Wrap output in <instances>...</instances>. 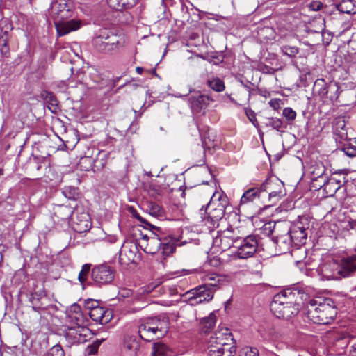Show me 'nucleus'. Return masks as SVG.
Segmentation results:
<instances>
[{"label": "nucleus", "instance_id": "f257e3e1", "mask_svg": "<svg viewBox=\"0 0 356 356\" xmlns=\"http://www.w3.org/2000/svg\"><path fill=\"white\" fill-rule=\"evenodd\" d=\"M308 294L300 291L286 290L276 294L270 303L273 314L278 318L289 319L302 309V302L307 300Z\"/></svg>", "mask_w": 356, "mask_h": 356}, {"label": "nucleus", "instance_id": "f03ea898", "mask_svg": "<svg viewBox=\"0 0 356 356\" xmlns=\"http://www.w3.org/2000/svg\"><path fill=\"white\" fill-rule=\"evenodd\" d=\"M303 312L307 319L316 324H328L337 316V308L330 298H310L302 302Z\"/></svg>", "mask_w": 356, "mask_h": 356}, {"label": "nucleus", "instance_id": "7ed1b4c3", "mask_svg": "<svg viewBox=\"0 0 356 356\" xmlns=\"http://www.w3.org/2000/svg\"><path fill=\"white\" fill-rule=\"evenodd\" d=\"M321 271L327 280L350 277L356 271V254L342 258L339 264L327 262L322 266Z\"/></svg>", "mask_w": 356, "mask_h": 356}, {"label": "nucleus", "instance_id": "20e7f679", "mask_svg": "<svg viewBox=\"0 0 356 356\" xmlns=\"http://www.w3.org/2000/svg\"><path fill=\"white\" fill-rule=\"evenodd\" d=\"M232 341V333L227 330L214 332L208 341V354L209 356H234L235 348Z\"/></svg>", "mask_w": 356, "mask_h": 356}, {"label": "nucleus", "instance_id": "39448f33", "mask_svg": "<svg viewBox=\"0 0 356 356\" xmlns=\"http://www.w3.org/2000/svg\"><path fill=\"white\" fill-rule=\"evenodd\" d=\"M58 213L63 220L71 218L72 227L76 232L83 233L91 227L90 218L87 212H80L78 209L73 211L71 207H60Z\"/></svg>", "mask_w": 356, "mask_h": 356}, {"label": "nucleus", "instance_id": "423d86ee", "mask_svg": "<svg viewBox=\"0 0 356 356\" xmlns=\"http://www.w3.org/2000/svg\"><path fill=\"white\" fill-rule=\"evenodd\" d=\"M119 43L116 35L106 29H100L93 38L92 44L100 52L109 53L118 48Z\"/></svg>", "mask_w": 356, "mask_h": 356}, {"label": "nucleus", "instance_id": "0eeeda50", "mask_svg": "<svg viewBox=\"0 0 356 356\" xmlns=\"http://www.w3.org/2000/svg\"><path fill=\"white\" fill-rule=\"evenodd\" d=\"M49 15L56 21L67 19L74 14V6L70 0H54L49 8Z\"/></svg>", "mask_w": 356, "mask_h": 356}, {"label": "nucleus", "instance_id": "6e6552de", "mask_svg": "<svg viewBox=\"0 0 356 356\" xmlns=\"http://www.w3.org/2000/svg\"><path fill=\"white\" fill-rule=\"evenodd\" d=\"M235 254L240 259H247L252 257L261 248L264 250L263 244L255 235H249L243 238L240 245L236 246Z\"/></svg>", "mask_w": 356, "mask_h": 356}, {"label": "nucleus", "instance_id": "1a4fd4ad", "mask_svg": "<svg viewBox=\"0 0 356 356\" xmlns=\"http://www.w3.org/2000/svg\"><path fill=\"white\" fill-rule=\"evenodd\" d=\"M115 269L106 264L95 266L92 269L91 277L94 282L98 285H106L111 283L115 277Z\"/></svg>", "mask_w": 356, "mask_h": 356}, {"label": "nucleus", "instance_id": "9d476101", "mask_svg": "<svg viewBox=\"0 0 356 356\" xmlns=\"http://www.w3.org/2000/svg\"><path fill=\"white\" fill-rule=\"evenodd\" d=\"M283 183L277 177H270L261 185V193H268V200L272 204H275L283 195Z\"/></svg>", "mask_w": 356, "mask_h": 356}, {"label": "nucleus", "instance_id": "9b49d317", "mask_svg": "<svg viewBox=\"0 0 356 356\" xmlns=\"http://www.w3.org/2000/svg\"><path fill=\"white\" fill-rule=\"evenodd\" d=\"M187 302L191 306H196L204 302H209L213 299V290L206 289V286H198L185 293Z\"/></svg>", "mask_w": 356, "mask_h": 356}, {"label": "nucleus", "instance_id": "f8f14e48", "mask_svg": "<svg viewBox=\"0 0 356 356\" xmlns=\"http://www.w3.org/2000/svg\"><path fill=\"white\" fill-rule=\"evenodd\" d=\"M89 328H78L71 325L67 330L65 339L68 346L83 343L90 334Z\"/></svg>", "mask_w": 356, "mask_h": 356}, {"label": "nucleus", "instance_id": "ddd939ff", "mask_svg": "<svg viewBox=\"0 0 356 356\" xmlns=\"http://www.w3.org/2000/svg\"><path fill=\"white\" fill-rule=\"evenodd\" d=\"M330 335L333 339L330 348L332 353L337 355H344L350 342L348 334L344 332H332Z\"/></svg>", "mask_w": 356, "mask_h": 356}, {"label": "nucleus", "instance_id": "4468645a", "mask_svg": "<svg viewBox=\"0 0 356 356\" xmlns=\"http://www.w3.org/2000/svg\"><path fill=\"white\" fill-rule=\"evenodd\" d=\"M92 303L94 302H92ZM90 309L89 316L90 318L101 325H106L112 319V312L110 309L94 304H92Z\"/></svg>", "mask_w": 356, "mask_h": 356}, {"label": "nucleus", "instance_id": "2eb2a0df", "mask_svg": "<svg viewBox=\"0 0 356 356\" xmlns=\"http://www.w3.org/2000/svg\"><path fill=\"white\" fill-rule=\"evenodd\" d=\"M210 209L209 212L204 209V207L200 210V216L202 219V222H204L205 225L211 227L215 226L218 221L222 218L225 212L221 210V209H213L208 208Z\"/></svg>", "mask_w": 356, "mask_h": 356}, {"label": "nucleus", "instance_id": "dca6fc26", "mask_svg": "<svg viewBox=\"0 0 356 356\" xmlns=\"http://www.w3.org/2000/svg\"><path fill=\"white\" fill-rule=\"evenodd\" d=\"M214 99L209 95L195 94L188 98L189 106L193 113H200L207 108Z\"/></svg>", "mask_w": 356, "mask_h": 356}, {"label": "nucleus", "instance_id": "f3484780", "mask_svg": "<svg viewBox=\"0 0 356 356\" xmlns=\"http://www.w3.org/2000/svg\"><path fill=\"white\" fill-rule=\"evenodd\" d=\"M82 24V21L78 19H72L67 21L63 19L55 22L56 31L59 36H63L72 31H77Z\"/></svg>", "mask_w": 356, "mask_h": 356}, {"label": "nucleus", "instance_id": "a211bd4d", "mask_svg": "<svg viewBox=\"0 0 356 356\" xmlns=\"http://www.w3.org/2000/svg\"><path fill=\"white\" fill-rule=\"evenodd\" d=\"M0 29L2 33L0 35V51L3 56L8 57L10 54V48L8 44L9 32L13 29L12 24L8 22L7 19H3L0 22Z\"/></svg>", "mask_w": 356, "mask_h": 356}, {"label": "nucleus", "instance_id": "6ab92c4d", "mask_svg": "<svg viewBox=\"0 0 356 356\" xmlns=\"http://www.w3.org/2000/svg\"><path fill=\"white\" fill-rule=\"evenodd\" d=\"M287 234L291 238V241L295 245L300 246L306 243L307 236V229L304 227L302 222H297L293 225Z\"/></svg>", "mask_w": 356, "mask_h": 356}, {"label": "nucleus", "instance_id": "aec40b11", "mask_svg": "<svg viewBox=\"0 0 356 356\" xmlns=\"http://www.w3.org/2000/svg\"><path fill=\"white\" fill-rule=\"evenodd\" d=\"M137 247L131 243H124L119 254V262L121 264L127 265L135 259Z\"/></svg>", "mask_w": 356, "mask_h": 356}, {"label": "nucleus", "instance_id": "412c9836", "mask_svg": "<svg viewBox=\"0 0 356 356\" xmlns=\"http://www.w3.org/2000/svg\"><path fill=\"white\" fill-rule=\"evenodd\" d=\"M142 238L146 242V245L144 248V251L146 253L154 254L161 250L162 241L156 234L153 233L152 236L144 235Z\"/></svg>", "mask_w": 356, "mask_h": 356}, {"label": "nucleus", "instance_id": "4be33fe9", "mask_svg": "<svg viewBox=\"0 0 356 356\" xmlns=\"http://www.w3.org/2000/svg\"><path fill=\"white\" fill-rule=\"evenodd\" d=\"M339 86L336 82H330L322 94L321 99L327 104H332L336 101L339 95Z\"/></svg>", "mask_w": 356, "mask_h": 356}, {"label": "nucleus", "instance_id": "5701e85b", "mask_svg": "<svg viewBox=\"0 0 356 356\" xmlns=\"http://www.w3.org/2000/svg\"><path fill=\"white\" fill-rule=\"evenodd\" d=\"M156 330L158 327L152 326L149 323H142L138 327V333L140 337L146 341H152L154 338H159L160 336L157 335Z\"/></svg>", "mask_w": 356, "mask_h": 356}, {"label": "nucleus", "instance_id": "b1692460", "mask_svg": "<svg viewBox=\"0 0 356 356\" xmlns=\"http://www.w3.org/2000/svg\"><path fill=\"white\" fill-rule=\"evenodd\" d=\"M204 280L205 284L201 285V286H206V289H211L213 290V292L216 289H220L226 282L225 277L218 274L207 275Z\"/></svg>", "mask_w": 356, "mask_h": 356}, {"label": "nucleus", "instance_id": "393cba45", "mask_svg": "<svg viewBox=\"0 0 356 356\" xmlns=\"http://www.w3.org/2000/svg\"><path fill=\"white\" fill-rule=\"evenodd\" d=\"M333 131L335 135L336 140H348V131L345 120L343 118L335 119L333 122Z\"/></svg>", "mask_w": 356, "mask_h": 356}, {"label": "nucleus", "instance_id": "a878e982", "mask_svg": "<svg viewBox=\"0 0 356 356\" xmlns=\"http://www.w3.org/2000/svg\"><path fill=\"white\" fill-rule=\"evenodd\" d=\"M227 197L226 195L216 192L214 193L213 196L211 197L210 202L207 204L206 210L208 208H213V209H221V210L225 212V209L227 206Z\"/></svg>", "mask_w": 356, "mask_h": 356}, {"label": "nucleus", "instance_id": "bb28decb", "mask_svg": "<svg viewBox=\"0 0 356 356\" xmlns=\"http://www.w3.org/2000/svg\"><path fill=\"white\" fill-rule=\"evenodd\" d=\"M262 196L261 186L259 188H251L247 190L242 195L240 204H246L259 199Z\"/></svg>", "mask_w": 356, "mask_h": 356}, {"label": "nucleus", "instance_id": "cd10ccee", "mask_svg": "<svg viewBox=\"0 0 356 356\" xmlns=\"http://www.w3.org/2000/svg\"><path fill=\"white\" fill-rule=\"evenodd\" d=\"M69 321L73 327L78 328H88L89 321L83 313L72 314L67 316Z\"/></svg>", "mask_w": 356, "mask_h": 356}, {"label": "nucleus", "instance_id": "c85d7f7f", "mask_svg": "<svg viewBox=\"0 0 356 356\" xmlns=\"http://www.w3.org/2000/svg\"><path fill=\"white\" fill-rule=\"evenodd\" d=\"M124 348L131 355H136L140 351V343L136 336H127L124 340Z\"/></svg>", "mask_w": 356, "mask_h": 356}, {"label": "nucleus", "instance_id": "c756f323", "mask_svg": "<svg viewBox=\"0 0 356 356\" xmlns=\"http://www.w3.org/2000/svg\"><path fill=\"white\" fill-rule=\"evenodd\" d=\"M40 97L43 99L46 104H48L49 109L56 113L58 109V102L53 92L43 90L40 93Z\"/></svg>", "mask_w": 356, "mask_h": 356}, {"label": "nucleus", "instance_id": "7c9ffc66", "mask_svg": "<svg viewBox=\"0 0 356 356\" xmlns=\"http://www.w3.org/2000/svg\"><path fill=\"white\" fill-rule=\"evenodd\" d=\"M137 1L138 0H107V3L114 10H122L132 8Z\"/></svg>", "mask_w": 356, "mask_h": 356}, {"label": "nucleus", "instance_id": "2f4dec72", "mask_svg": "<svg viewBox=\"0 0 356 356\" xmlns=\"http://www.w3.org/2000/svg\"><path fill=\"white\" fill-rule=\"evenodd\" d=\"M271 242L277 245L280 252L289 250L291 245L293 243L288 234L277 236L275 238H273Z\"/></svg>", "mask_w": 356, "mask_h": 356}, {"label": "nucleus", "instance_id": "473e14b6", "mask_svg": "<svg viewBox=\"0 0 356 356\" xmlns=\"http://www.w3.org/2000/svg\"><path fill=\"white\" fill-rule=\"evenodd\" d=\"M229 234V232H225L219 236H217L214 240V243L219 245L222 250L229 248L233 245V243H237L238 240L234 241L230 238Z\"/></svg>", "mask_w": 356, "mask_h": 356}, {"label": "nucleus", "instance_id": "72a5a7b5", "mask_svg": "<svg viewBox=\"0 0 356 356\" xmlns=\"http://www.w3.org/2000/svg\"><path fill=\"white\" fill-rule=\"evenodd\" d=\"M206 84L209 88L217 92H222L225 89V82L218 76L208 77Z\"/></svg>", "mask_w": 356, "mask_h": 356}, {"label": "nucleus", "instance_id": "f704fd0d", "mask_svg": "<svg viewBox=\"0 0 356 356\" xmlns=\"http://www.w3.org/2000/svg\"><path fill=\"white\" fill-rule=\"evenodd\" d=\"M216 321V316L212 312L208 317L201 320V330L203 332H209L215 325Z\"/></svg>", "mask_w": 356, "mask_h": 356}, {"label": "nucleus", "instance_id": "c9c22d12", "mask_svg": "<svg viewBox=\"0 0 356 356\" xmlns=\"http://www.w3.org/2000/svg\"><path fill=\"white\" fill-rule=\"evenodd\" d=\"M337 10L343 13H355V5L353 0H342L337 5Z\"/></svg>", "mask_w": 356, "mask_h": 356}, {"label": "nucleus", "instance_id": "e433bc0d", "mask_svg": "<svg viewBox=\"0 0 356 356\" xmlns=\"http://www.w3.org/2000/svg\"><path fill=\"white\" fill-rule=\"evenodd\" d=\"M176 248L175 241L171 238H165L162 241L161 248V252L164 256H169L172 254Z\"/></svg>", "mask_w": 356, "mask_h": 356}, {"label": "nucleus", "instance_id": "4c0bfd02", "mask_svg": "<svg viewBox=\"0 0 356 356\" xmlns=\"http://www.w3.org/2000/svg\"><path fill=\"white\" fill-rule=\"evenodd\" d=\"M241 83L243 86V88L238 89L237 91L239 100V102L237 104L240 105L245 104L247 101L249 100L252 90L251 88L248 85L243 84V82H241Z\"/></svg>", "mask_w": 356, "mask_h": 356}, {"label": "nucleus", "instance_id": "58836bf2", "mask_svg": "<svg viewBox=\"0 0 356 356\" xmlns=\"http://www.w3.org/2000/svg\"><path fill=\"white\" fill-rule=\"evenodd\" d=\"M325 191H330L331 193H336L341 186V181L336 179L334 177L330 178L323 184Z\"/></svg>", "mask_w": 356, "mask_h": 356}, {"label": "nucleus", "instance_id": "ea45409f", "mask_svg": "<svg viewBox=\"0 0 356 356\" xmlns=\"http://www.w3.org/2000/svg\"><path fill=\"white\" fill-rule=\"evenodd\" d=\"M258 331L264 339H270L274 334V330L270 323H264L261 325Z\"/></svg>", "mask_w": 356, "mask_h": 356}, {"label": "nucleus", "instance_id": "a19ab883", "mask_svg": "<svg viewBox=\"0 0 356 356\" xmlns=\"http://www.w3.org/2000/svg\"><path fill=\"white\" fill-rule=\"evenodd\" d=\"M147 210L151 216L156 218L163 217L164 214L163 209L158 204L152 202L147 204Z\"/></svg>", "mask_w": 356, "mask_h": 356}, {"label": "nucleus", "instance_id": "79ce46f5", "mask_svg": "<svg viewBox=\"0 0 356 356\" xmlns=\"http://www.w3.org/2000/svg\"><path fill=\"white\" fill-rule=\"evenodd\" d=\"M168 348L161 342L153 343L151 356H165L167 354Z\"/></svg>", "mask_w": 356, "mask_h": 356}, {"label": "nucleus", "instance_id": "37998d69", "mask_svg": "<svg viewBox=\"0 0 356 356\" xmlns=\"http://www.w3.org/2000/svg\"><path fill=\"white\" fill-rule=\"evenodd\" d=\"M327 86L328 83L323 79H318L314 82L313 92L321 98Z\"/></svg>", "mask_w": 356, "mask_h": 356}, {"label": "nucleus", "instance_id": "c03bdc74", "mask_svg": "<svg viewBox=\"0 0 356 356\" xmlns=\"http://www.w3.org/2000/svg\"><path fill=\"white\" fill-rule=\"evenodd\" d=\"M106 338L102 337L93 341L92 343L88 345L86 348V354L92 355L97 353L98 348L101 343L104 341Z\"/></svg>", "mask_w": 356, "mask_h": 356}, {"label": "nucleus", "instance_id": "a18cd8bd", "mask_svg": "<svg viewBox=\"0 0 356 356\" xmlns=\"http://www.w3.org/2000/svg\"><path fill=\"white\" fill-rule=\"evenodd\" d=\"M274 30L269 26H264L259 29L258 35L260 38L265 40H272L274 38Z\"/></svg>", "mask_w": 356, "mask_h": 356}, {"label": "nucleus", "instance_id": "49530a36", "mask_svg": "<svg viewBox=\"0 0 356 356\" xmlns=\"http://www.w3.org/2000/svg\"><path fill=\"white\" fill-rule=\"evenodd\" d=\"M63 194L70 200H76L79 196L78 188L73 186L65 187L63 190Z\"/></svg>", "mask_w": 356, "mask_h": 356}, {"label": "nucleus", "instance_id": "de8ad7c7", "mask_svg": "<svg viewBox=\"0 0 356 356\" xmlns=\"http://www.w3.org/2000/svg\"><path fill=\"white\" fill-rule=\"evenodd\" d=\"M202 147L204 149H211V148H214V147L216 145V143L213 139H211L210 138L209 133H206L202 137Z\"/></svg>", "mask_w": 356, "mask_h": 356}, {"label": "nucleus", "instance_id": "09e8293b", "mask_svg": "<svg viewBox=\"0 0 356 356\" xmlns=\"http://www.w3.org/2000/svg\"><path fill=\"white\" fill-rule=\"evenodd\" d=\"M134 216L136 219H138L139 222H141L140 225L143 226L145 229H149V230L155 229L159 232L161 231L160 227L153 225L152 224L149 222L146 219L141 217L138 213L134 214Z\"/></svg>", "mask_w": 356, "mask_h": 356}, {"label": "nucleus", "instance_id": "8fccbe9b", "mask_svg": "<svg viewBox=\"0 0 356 356\" xmlns=\"http://www.w3.org/2000/svg\"><path fill=\"white\" fill-rule=\"evenodd\" d=\"M156 325L154 327H158V330H156V334L159 333V335L161 337L163 335V334L166 332L168 325V321L165 318H163L162 321L158 318V319H156Z\"/></svg>", "mask_w": 356, "mask_h": 356}, {"label": "nucleus", "instance_id": "3c124183", "mask_svg": "<svg viewBox=\"0 0 356 356\" xmlns=\"http://www.w3.org/2000/svg\"><path fill=\"white\" fill-rule=\"evenodd\" d=\"M44 356H65V352L60 344L51 347Z\"/></svg>", "mask_w": 356, "mask_h": 356}, {"label": "nucleus", "instance_id": "603ef678", "mask_svg": "<svg viewBox=\"0 0 356 356\" xmlns=\"http://www.w3.org/2000/svg\"><path fill=\"white\" fill-rule=\"evenodd\" d=\"M282 52L289 56V57H294L296 56L298 52L299 49L296 46H289V45H284L281 47Z\"/></svg>", "mask_w": 356, "mask_h": 356}, {"label": "nucleus", "instance_id": "864d4df0", "mask_svg": "<svg viewBox=\"0 0 356 356\" xmlns=\"http://www.w3.org/2000/svg\"><path fill=\"white\" fill-rule=\"evenodd\" d=\"M282 124V121L277 118H268V122H266L268 126L271 127L273 129L277 130V131H281Z\"/></svg>", "mask_w": 356, "mask_h": 356}, {"label": "nucleus", "instance_id": "5fc2aeb1", "mask_svg": "<svg viewBox=\"0 0 356 356\" xmlns=\"http://www.w3.org/2000/svg\"><path fill=\"white\" fill-rule=\"evenodd\" d=\"M282 115L288 121H293L296 117V111L289 107L284 108Z\"/></svg>", "mask_w": 356, "mask_h": 356}, {"label": "nucleus", "instance_id": "6e6d98bb", "mask_svg": "<svg viewBox=\"0 0 356 356\" xmlns=\"http://www.w3.org/2000/svg\"><path fill=\"white\" fill-rule=\"evenodd\" d=\"M90 270V264H84L83 266H82V268H81V270L80 271L79 274V280L83 283L86 279V277L89 273Z\"/></svg>", "mask_w": 356, "mask_h": 356}, {"label": "nucleus", "instance_id": "4d7b16f0", "mask_svg": "<svg viewBox=\"0 0 356 356\" xmlns=\"http://www.w3.org/2000/svg\"><path fill=\"white\" fill-rule=\"evenodd\" d=\"M244 356H259V350L257 348L245 347L243 349Z\"/></svg>", "mask_w": 356, "mask_h": 356}, {"label": "nucleus", "instance_id": "13d9d810", "mask_svg": "<svg viewBox=\"0 0 356 356\" xmlns=\"http://www.w3.org/2000/svg\"><path fill=\"white\" fill-rule=\"evenodd\" d=\"M341 150L348 156L352 158L356 156V147L351 145L344 146Z\"/></svg>", "mask_w": 356, "mask_h": 356}, {"label": "nucleus", "instance_id": "bf43d9fd", "mask_svg": "<svg viewBox=\"0 0 356 356\" xmlns=\"http://www.w3.org/2000/svg\"><path fill=\"white\" fill-rule=\"evenodd\" d=\"M325 168L322 163L317 165L316 168L312 171L314 177L316 178L321 177L325 172Z\"/></svg>", "mask_w": 356, "mask_h": 356}, {"label": "nucleus", "instance_id": "052dcab7", "mask_svg": "<svg viewBox=\"0 0 356 356\" xmlns=\"http://www.w3.org/2000/svg\"><path fill=\"white\" fill-rule=\"evenodd\" d=\"M79 314L83 313L81 311V307L77 304H73L70 306L69 309L67 310V316L71 315L72 314Z\"/></svg>", "mask_w": 356, "mask_h": 356}, {"label": "nucleus", "instance_id": "680f3d73", "mask_svg": "<svg viewBox=\"0 0 356 356\" xmlns=\"http://www.w3.org/2000/svg\"><path fill=\"white\" fill-rule=\"evenodd\" d=\"M322 6L323 3L320 1H312L309 5V8L314 11L319 10Z\"/></svg>", "mask_w": 356, "mask_h": 356}, {"label": "nucleus", "instance_id": "e2e57ef3", "mask_svg": "<svg viewBox=\"0 0 356 356\" xmlns=\"http://www.w3.org/2000/svg\"><path fill=\"white\" fill-rule=\"evenodd\" d=\"M269 104L274 109H277L280 106L279 100H277V99H271L269 102Z\"/></svg>", "mask_w": 356, "mask_h": 356}, {"label": "nucleus", "instance_id": "0e129e2a", "mask_svg": "<svg viewBox=\"0 0 356 356\" xmlns=\"http://www.w3.org/2000/svg\"><path fill=\"white\" fill-rule=\"evenodd\" d=\"M148 193L156 197L157 195H159V193L157 192V190L154 187L149 186V188L148 190Z\"/></svg>", "mask_w": 356, "mask_h": 356}, {"label": "nucleus", "instance_id": "69168bd1", "mask_svg": "<svg viewBox=\"0 0 356 356\" xmlns=\"http://www.w3.org/2000/svg\"><path fill=\"white\" fill-rule=\"evenodd\" d=\"M246 114L249 120L254 124V121H256V118L254 112L252 111H250L249 112H246Z\"/></svg>", "mask_w": 356, "mask_h": 356}, {"label": "nucleus", "instance_id": "338daca9", "mask_svg": "<svg viewBox=\"0 0 356 356\" xmlns=\"http://www.w3.org/2000/svg\"><path fill=\"white\" fill-rule=\"evenodd\" d=\"M155 287V286H147L143 289L142 293L148 294L151 293Z\"/></svg>", "mask_w": 356, "mask_h": 356}, {"label": "nucleus", "instance_id": "774afa93", "mask_svg": "<svg viewBox=\"0 0 356 356\" xmlns=\"http://www.w3.org/2000/svg\"><path fill=\"white\" fill-rule=\"evenodd\" d=\"M350 356H356V343L353 344L350 350Z\"/></svg>", "mask_w": 356, "mask_h": 356}]
</instances>
